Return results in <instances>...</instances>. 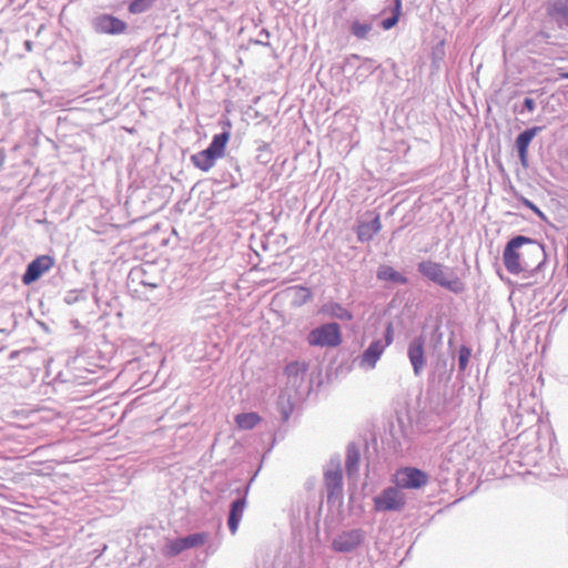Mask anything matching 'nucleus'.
<instances>
[{
  "mask_svg": "<svg viewBox=\"0 0 568 568\" xmlns=\"http://www.w3.org/2000/svg\"><path fill=\"white\" fill-rule=\"evenodd\" d=\"M539 247L534 245V241L527 236L518 235L511 239L503 252V262L510 274H520L531 267L535 262L530 256H540Z\"/></svg>",
  "mask_w": 568,
  "mask_h": 568,
  "instance_id": "nucleus-1",
  "label": "nucleus"
},
{
  "mask_svg": "<svg viewBox=\"0 0 568 568\" xmlns=\"http://www.w3.org/2000/svg\"><path fill=\"white\" fill-rule=\"evenodd\" d=\"M230 138L231 134L229 131L215 134L207 149L191 156L192 164L203 172L210 171L215 165L216 160L222 159L225 155Z\"/></svg>",
  "mask_w": 568,
  "mask_h": 568,
  "instance_id": "nucleus-2",
  "label": "nucleus"
},
{
  "mask_svg": "<svg viewBox=\"0 0 568 568\" xmlns=\"http://www.w3.org/2000/svg\"><path fill=\"white\" fill-rule=\"evenodd\" d=\"M419 273L429 281L445 287L454 293H462L465 290L464 283L456 275L448 277L445 266L434 261H423L418 264Z\"/></svg>",
  "mask_w": 568,
  "mask_h": 568,
  "instance_id": "nucleus-3",
  "label": "nucleus"
},
{
  "mask_svg": "<svg viewBox=\"0 0 568 568\" xmlns=\"http://www.w3.org/2000/svg\"><path fill=\"white\" fill-rule=\"evenodd\" d=\"M342 331L337 323L322 324L307 335L310 346L334 348L342 344Z\"/></svg>",
  "mask_w": 568,
  "mask_h": 568,
  "instance_id": "nucleus-4",
  "label": "nucleus"
},
{
  "mask_svg": "<svg viewBox=\"0 0 568 568\" xmlns=\"http://www.w3.org/2000/svg\"><path fill=\"white\" fill-rule=\"evenodd\" d=\"M206 540L207 534L205 532H197L183 538L169 540L162 548V555L166 558L176 557L184 550L204 545Z\"/></svg>",
  "mask_w": 568,
  "mask_h": 568,
  "instance_id": "nucleus-5",
  "label": "nucleus"
},
{
  "mask_svg": "<svg viewBox=\"0 0 568 568\" xmlns=\"http://www.w3.org/2000/svg\"><path fill=\"white\" fill-rule=\"evenodd\" d=\"M393 483L402 489H419L428 483V475L415 467H403L394 474Z\"/></svg>",
  "mask_w": 568,
  "mask_h": 568,
  "instance_id": "nucleus-6",
  "label": "nucleus"
},
{
  "mask_svg": "<svg viewBox=\"0 0 568 568\" xmlns=\"http://www.w3.org/2000/svg\"><path fill=\"white\" fill-rule=\"evenodd\" d=\"M373 501L376 511H399L405 507L406 498L396 486L385 488Z\"/></svg>",
  "mask_w": 568,
  "mask_h": 568,
  "instance_id": "nucleus-7",
  "label": "nucleus"
},
{
  "mask_svg": "<svg viewBox=\"0 0 568 568\" xmlns=\"http://www.w3.org/2000/svg\"><path fill=\"white\" fill-rule=\"evenodd\" d=\"M363 541V531L353 529L339 534L332 541V548L338 552H349L358 547Z\"/></svg>",
  "mask_w": 568,
  "mask_h": 568,
  "instance_id": "nucleus-8",
  "label": "nucleus"
},
{
  "mask_svg": "<svg viewBox=\"0 0 568 568\" xmlns=\"http://www.w3.org/2000/svg\"><path fill=\"white\" fill-rule=\"evenodd\" d=\"M53 264L54 262L51 256H38L28 265L27 271L22 276L23 284L29 285L36 282L43 273L49 271Z\"/></svg>",
  "mask_w": 568,
  "mask_h": 568,
  "instance_id": "nucleus-9",
  "label": "nucleus"
},
{
  "mask_svg": "<svg viewBox=\"0 0 568 568\" xmlns=\"http://www.w3.org/2000/svg\"><path fill=\"white\" fill-rule=\"evenodd\" d=\"M407 355L415 375H419L425 366V341L422 336L414 338L409 345Z\"/></svg>",
  "mask_w": 568,
  "mask_h": 568,
  "instance_id": "nucleus-10",
  "label": "nucleus"
},
{
  "mask_svg": "<svg viewBox=\"0 0 568 568\" xmlns=\"http://www.w3.org/2000/svg\"><path fill=\"white\" fill-rule=\"evenodd\" d=\"M97 30L106 34H121L126 30V23L111 14H103L97 19Z\"/></svg>",
  "mask_w": 568,
  "mask_h": 568,
  "instance_id": "nucleus-11",
  "label": "nucleus"
},
{
  "mask_svg": "<svg viewBox=\"0 0 568 568\" xmlns=\"http://www.w3.org/2000/svg\"><path fill=\"white\" fill-rule=\"evenodd\" d=\"M386 345L382 341H374L369 344L367 349L363 353L361 358V366L374 368L379 357L383 355Z\"/></svg>",
  "mask_w": 568,
  "mask_h": 568,
  "instance_id": "nucleus-12",
  "label": "nucleus"
},
{
  "mask_svg": "<svg viewBox=\"0 0 568 568\" xmlns=\"http://www.w3.org/2000/svg\"><path fill=\"white\" fill-rule=\"evenodd\" d=\"M538 131H540L539 126L527 129L523 133H520L516 139V148L518 151V155L524 165L527 162L528 146Z\"/></svg>",
  "mask_w": 568,
  "mask_h": 568,
  "instance_id": "nucleus-13",
  "label": "nucleus"
},
{
  "mask_svg": "<svg viewBox=\"0 0 568 568\" xmlns=\"http://www.w3.org/2000/svg\"><path fill=\"white\" fill-rule=\"evenodd\" d=\"M382 229L379 215L376 214L372 222H362L358 224L356 233L357 239L361 242L369 241L376 235Z\"/></svg>",
  "mask_w": 568,
  "mask_h": 568,
  "instance_id": "nucleus-14",
  "label": "nucleus"
},
{
  "mask_svg": "<svg viewBox=\"0 0 568 568\" xmlns=\"http://www.w3.org/2000/svg\"><path fill=\"white\" fill-rule=\"evenodd\" d=\"M246 507V499L245 498H239L235 501L232 503L227 526L230 531L234 535L237 531L239 524L243 517L244 510Z\"/></svg>",
  "mask_w": 568,
  "mask_h": 568,
  "instance_id": "nucleus-15",
  "label": "nucleus"
},
{
  "mask_svg": "<svg viewBox=\"0 0 568 568\" xmlns=\"http://www.w3.org/2000/svg\"><path fill=\"white\" fill-rule=\"evenodd\" d=\"M321 312L331 317L342 320V321H351L353 320V314L343 307L341 304L331 302L322 306Z\"/></svg>",
  "mask_w": 568,
  "mask_h": 568,
  "instance_id": "nucleus-16",
  "label": "nucleus"
},
{
  "mask_svg": "<svg viewBox=\"0 0 568 568\" xmlns=\"http://www.w3.org/2000/svg\"><path fill=\"white\" fill-rule=\"evenodd\" d=\"M377 277L382 281H388L399 284H405L407 278L399 272L395 271L392 266L382 265L377 271Z\"/></svg>",
  "mask_w": 568,
  "mask_h": 568,
  "instance_id": "nucleus-17",
  "label": "nucleus"
},
{
  "mask_svg": "<svg viewBox=\"0 0 568 568\" xmlns=\"http://www.w3.org/2000/svg\"><path fill=\"white\" fill-rule=\"evenodd\" d=\"M262 420L257 413H242L235 416V424L241 429H252Z\"/></svg>",
  "mask_w": 568,
  "mask_h": 568,
  "instance_id": "nucleus-18",
  "label": "nucleus"
},
{
  "mask_svg": "<svg viewBox=\"0 0 568 568\" xmlns=\"http://www.w3.org/2000/svg\"><path fill=\"white\" fill-rule=\"evenodd\" d=\"M307 371V364L304 362H292L286 365L285 374L287 376L297 377L304 375Z\"/></svg>",
  "mask_w": 568,
  "mask_h": 568,
  "instance_id": "nucleus-19",
  "label": "nucleus"
},
{
  "mask_svg": "<svg viewBox=\"0 0 568 568\" xmlns=\"http://www.w3.org/2000/svg\"><path fill=\"white\" fill-rule=\"evenodd\" d=\"M153 0H133L129 6V11L133 14L142 13L151 8Z\"/></svg>",
  "mask_w": 568,
  "mask_h": 568,
  "instance_id": "nucleus-20",
  "label": "nucleus"
},
{
  "mask_svg": "<svg viewBox=\"0 0 568 568\" xmlns=\"http://www.w3.org/2000/svg\"><path fill=\"white\" fill-rule=\"evenodd\" d=\"M352 33L358 38V39H364L367 37V34L369 33V31L372 30V27L371 24H367V23H361L358 21H354L352 23Z\"/></svg>",
  "mask_w": 568,
  "mask_h": 568,
  "instance_id": "nucleus-21",
  "label": "nucleus"
},
{
  "mask_svg": "<svg viewBox=\"0 0 568 568\" xmlns=\"http://www.w3.org/2000/svg\"><path fill=\"white\" fill-rule=\"evenodd\" d=\"M470 356H471V352L468 347H466V346L460 347L459 354H458V365H459L460 371L466 369Z\"/></svg>",
  "mask_w": 568,
  "mask_h": 568,
  "instance_id": "nucleus-22",
  "label": "nucleus"
},
{
  "mask_svg": "<svg viewBox=\"0 0 568 568\" xmlns=\"http://www.w3.org/2000/svg\"><path fill=\"white\" fill-rule=\"evenodd\" d=\"M325 479L327 485H334L337 488L342 487V473L338 470L327 473Z\"/></svg>",
  "mask_w": 568,
  "mask_h": 568,
  "instance_id": "nucleus-23",
  "label": "nucleus"
},
{
  "mask_svg": "<svg viewBox=\"0 0 568 568\" xmlns=\"http://www.w3.org/2000/svg\"><path fill=\"white\" fill-rule=\"evenodd\" d=\"M358 460H359V457L356 452L354 454L348 453L347 460H346L347 471L354 470L357 467Z\"/></svg>",
  "mask_w": 568,
  "mask_h": 568,
  "instance_id": "nucleus-24",
  "label": "nucleus"
},
{
  "mask_svg": "<svg viewBox=\"0 0 568 568\" xmlns=\"http://www.w3.org/2000/svg\"><path fill=\"white\" fill-rule=\"evenodd\" d=\"M294 290L298 293L300 298L303 303L310 301L312 298V292L310 288L303 286H296Z\"/></svg>",
  "mask_w": 568,
  "mask_h": 568,
  "instance_id": "nucleus-25",
  "label": "nucleus"
},
{
  "mask_svg": "<svg viewBox=\"0 0 568 568\" xmlns=\"http://www.w3.org/2000/svg\"><path fill=\"white\" fill-rule=\"evenodd\" d=\"M394 341V328L393 324L388 323L385 329V343L383 345L389 346Z\"/></svg>",
  "mask_w": 568,
  "mask_h": 568,
  "instance_id": "nucleus-26",
  "label": "nucleus"
},
{
  "mask_svg": "<svg viewBox=\"0 0 568 568\" xmlns=\"http://www.w3.org/2000/svg\"><path fill=\"white\" fill-rule=\"evenodd\" d=\"M521 202L525 206L530 209L532 212H535L538 216L544 217V213L529 200L523 197Z\"/></svg>",
  "mask_w": 568,
  "mask_h": 568,
  "instance_id": "nucleus-27",
  "label": "nucleus"
},
{
  "mask_svg": "<svg viewBox=\"0 0 568 568\" xmlns=\"http://www.w3.org/2000/svg\"><path fill=\"white\" fill-rule=\"evenodd\" d=\"M397 22H398L397 17L392 16L390 18H387L382 22V27L384 30H389L393 27H395L397 24Z\"/></svg>",
  "mask_w": 568,
  "mask_h": 568,
  "instance_id": "nucleus-28",
  "label": "nucleus"
},
{
  "mask_svg": "<svg viewBox=\"0 0 568 568\" xmlns=\"http://www.w3.org/2000/svg\"><path fill=\"white\" fill-rule=\"evenodd\" d=\"M524 106L528 112H532L536 108V103L531 98H526L524 101Z\"/></svg>",
  "mask_w": 568,
  "mask_h": 568,
  "instance_id": "nucleus-29",
  "label": "nucleus"
},
{
  "mask_svg": "<svg viewBox=\"0 0 568 568\" xmlns=\"http://www.w3.org/2000/svg\"><path fill=\"white\" fill-rule=\"evenodd\" d=\"M402 14V3H396L393 10V17H397V20H399V17Z\"/></svg>",
  "mask_w": 568,
  "mask_h": 568,
  "instance_id": "nucleus-30",
  "label": "nucleus"
},
{
  "mask_svg": "<svg viewBox=\"0 0 568 568\" xmlns=\"http://www.w3.org/2000/svg\"><path fill=\"white\" fill-rule=\"evenodd\" d=\"M560 77H561L562 79H568V72L561 73V74H560Z\"/></svg>",
  "mask_w": 568,
  "mask_h": 568,
  "instance_id": "nucleus-31",
  "label": "nucleus"
},
{
  "mask_svg": "<svg viewBox=\"0 0 568 568\" xmlns=\"http://www.w3.org/2000/svg\"><path fill=\"white\" fill-rule=\"evenodd\" d=\"M395 4L396 3H402V0H394Z\"/></svg>",
  "mask_w": 568,
  "mask_h": 568,
  "instance_id": "nucleus-32",
  "label": "nucleus"
}]
</instances>
